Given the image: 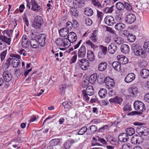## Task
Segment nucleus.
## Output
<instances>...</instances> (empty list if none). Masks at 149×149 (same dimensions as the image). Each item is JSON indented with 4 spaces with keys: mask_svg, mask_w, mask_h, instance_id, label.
<instances>
[{
    "mask_svg": "<svg viewBox=\"0 0 149 149\" xmlns=\"http://www.w3.org/2000/svg\"><path fill=\"white\" fill-rule=\"evenodd\" d=\"M127 134L129 136H131L135 133V130L132 127L127 128L125 130Z\"/></svg>",
    "mask_w": 149,
    "mask_h": 149,
    "instance_id": "nucleus-37",
    "label": "nucleus"
},
{
    "mask_svg": "<svg viewBox=\"0 0 149 149\" xmlns=\"http://www.w3.org/2000/svg\"><path fill=\"white\" fill-rule=\"evenodd\" d=\"M120 49L121 52L125 54L128 53L130 51L129 46L126 44L122 45L120 47Z\"/></svg>",
    "mask_w": 149,
    "mask_h": 149,
    "instance_id": "nucleus-24",
    "label": "nucleus"
},
{
    "mask_svg": "<svg viewBox=\"0 0 149 149\" xmlns=\"http://www.w3.org/2000/svg\"><path fill=\"white\" fill-rule=\"evenodd\" d=\"M125 8L128 11H131L132 9V6L127 2L125 3Z\"/></svg>",
    "mask_w": 149,
    "mask_h": 149,
    "instance_id": "nucleus-61",
    "label": "nucleus"
},
{
    "mask_svg": "<svg viewBox=\"0 0 149 149\" xmlns=\"http://www.w3.org/2000/svg\"><path fill=\"white\" fill-rule=\"evenodd\" d=\"M72 22L69 21L67 22L66 24V27L65 28L67 29L68 30H71L72 28Z\"/></svg>",
    "mask_w": 149,
    "mask_h": 149,
    "instance_id": "nucleus-60",
    "label": "nucleus"
},
{
    "mask_svg": "<svg viewBox=\"0 0 149 149\" xmlns=\"http://www.w3.org/2000/svg\"><path fill=\"white\" fill-rule=\"evenodd\" d=\"M143 139L142 136L136 134L133 136L132 138L131 141L134 144H138L143 142Z\"/></svg>",
    "mask_w": 149,
    "mask_h": 149,
    "instance_id": "nucleus-8",
    "label": "nucleus"
},
{
    "mask_svg": "<svg viewBox=\"0 0 149 149\" xmlns=\"http://www.w3.org/2000/svg\"><path fill=\"white\" fill-rule=\"evenodd\" d=\"M112 66L115 70L116 71H119L121 70V65L119 62H113L112 64Z\"/></svg>",
    "mask_w": 149,
    "mask_h": 149,
    "instance_id": "nucleus-28",
    "label": "nucleus"
},
{
    "mask_svg": "<svg viewBox=\"0 0 149 149\" xmlns=\"http://www.w3.org/2000/svg\"><path fill=\"white\" fill-rule=\"evenodd\" d=\"M22 71L20 69L16 70L15 71L14 75L15 77L17 78L19 77H21L22 75Z\"/></svg>",
    "mask_w": 149,
    "mask_h": 149,
    "instance_id": "nucleus-44",
    "label": "nucleus"
},
{
    "mask_svg": "<svg viewBox=\"0 0 149 149\" xmlns=\"http://www.w3.org/2000/svg\"><path fill=\"white\" fill-rule=\"evenodd\" d=\"M70 12L71 15L75 17L78 15V11L76 8L72 7L70 9Z\"/></svg>",
    "mask_w": 149,
    "mask_h": 149,
    "instance_id": "nucleus-32",
    "label": "nucleus"
},
{
    "mask_svg": "<svg viewBox=\"0 0 149 149\" xmlns=\"http://www.w3.org/2000/svg\"><path fill=\"white\" fill-rule=\"evenodd\" d=\"M143 48L145 52L149 53V42H146L144 43Z\"/></svg>",
    "mask_w": 149,
    "mask_h": 149,
    "instance_id": "nucleus-52",
    "label": "nucleus"
},
{
    "mask_svg": "<svg viewBox=\"0 0 149 149\" xmlns=\"http://www.w3.org/2000/svg\"><path fill=\"white\" fill-rule=\"evenodd\" d=\"M30 45L33 48L36 49L38 47L37 40L35 38H31L30 40Z\"/></svg>",
    "mask_w": 149,
    "mask_h": 149,
    "instance_id": "nucleus-25",
    "label": "nucleus"
},
{
    "mask_svg": "<svg viewBox=\"0 0 149 149\" xmlns=\"http://www.w3.org/2000/svg\"><path fill=\"white\" fill-rule=\"evenodd\" d=\"M131 48L135 55L139 56L142 58H145L147 57V53L139 45L136 43H133L132 45Z\"/></svg>",
    "mask_w": 149,
    "mask_h": 149,
    "instance_id": "nucleus-1",
    "label": "nucleus"
},
{
    "mask_svg": "<svg viewBox=\"0 0 149 149\" xmlns=\"http://www.w3.org/2000/svg\"><path fill=\"white\" fill-rule=\"evenodd\" d=\"M88 130L87 127L85 126L81 128L78 132V134L82 135L85 133Z\"/></svg>",
    "mask_w": 149,
    "mask_h": 149,
    "instance_id": "nucleus-47",
    "label": "nucleus"
},
{
    "mask_svg": "<svg viewBox=\"0 0 149 149\" xmlns=\"http://www.w3.org/2000/svg\"><path fill=\"white\" fill-rule=\"evenodd\" d=\"M107 63L106 62H101L98 65V69L100 71H104L107 68Z\"/></svg>",
    "mask_w": 149,
    "mask_h": 149,
    "instance_id": "nucleus-29",
    "label": "nucleus"
},
{
    "mask_svg": "<svg viewBox=\"0 0 149 149\" xmlns=\"http://www.w3.org/2000/svg\"><path fill=\"white\" fill-rule=\"evenodd\" d=\"M92 23V20L89 18H86L85 20V24L87 25L90 26Z\"/></svg>",
    "mask_w": 149,
    "mask_h": 149,
    "instance_id": "nucleus-56",
    "label": "nucleus"
},
{
    "mask_svg": "<svg viewBox=\"0 0 149 149\" xmlns=\"http://www.w3.org/2000/svg\"><path fill=\"white\" fill-rule=\"evenodd\" d=\"M117 46L115 43H111L108 47V51L109 53L111 54H113L116 51Z\"/></svg>",
    "mask_w": 149,
    "mask_h": 149,
    "instance_id": "nucleus-16",
    "label": "nucleus"
},
{
    "mask_svg": "<svg viewBox=\"0 0 149 149\" xmlns=\"http://www.w3.org/2000/svg\"><path fill=\"white\" fill-rule=\"evenodd\" d=\"M90 38L93 42H96L97 40L96 36L94 33H91Z\"/></svg>",
    "mask_w": 149,
    "mask_h": 149,
    "instance_id": "nucleus-58",
    "label": "nucleus"
},
{
    "mask_svg": "<svg viewBox=\"0 0 149 149\" xmlns=\"http://www.w3.org/2000/svg\"><path fill=\"white\" fill-rule=\"evenodd\" d=\"M109 129V127L107 125H105L103 127L100 128L97 130L98 132H102L104 131H107Z\"/></svg>",
    "mask_w": 149,
    "mask_h": 149,
    "instance_id": "nucleus-50",
    "label": "nucleus"
},
{
    "mask_svg": "<svg viewBox=\"0 0 149 149\" xmlns=\"http://www.w3.org/2000/svg\"><path fill=\"white\" fill-rule=\"evenodd\" d=\"M64 38H58L57 39L56 42V44L60 47H62L64 46Z\"/></svg>",
    "mask_w": 149,
    "mask_h": 149,
    "instance_id": "nucleus-45",
    "label": "nucleus"
},
{
    "mask_svg": "<svg viewBox=\"0 0 149 149\" xmlns=\"http://www.w3.org/2000/svg\"><path fill=\"white\" fill-rule=\"evenodd\" d=\"M111 6V7H107L105 8L104 12L106 13H111L113 11L114 6L113 5Z\"/></svg>",
    "mask_w": 149,
    "mask_h": 149,
    "instance_id": "nucleus-43",
    "label": "nucleus"
},
{
    "mask_svg": "<svg viewBox=\"0 0 149 149\" xmlns=\"http://www.w3.org/2000/svg\"><path fill=\"white\" fill-rule=\"evenodd\" d=\"M89 63L88 61L85 58H82L77 63L79 67L83 70H86L88 68Z\"/></svg>",
    "mask_w": 149,
    "mask_h": 149,
    "instance_id": "nucleus-5",
    "label": "nucleus"
},
{
    "mask_svg": "<svg viewBox=\"0 0 149 149\" xmlns=\"http://www.w3.org/2000/svg\"><path fill=\"white\" fill-rule=\"evenodd\" d=\"M118 0H106L104 1L105 3H106V5L109 6L111 4L112 5L113 4V3H115Z\"/></svg>",
    "mask_w": 149,
    "mask_h": 149,
    "instance_id": "nucleus-57",
    "label": "nucleus"
},
{
    "mask_svg": "<svg viewBox=\"0 0 149 149\" xmlns=\"http://www.w3.org/2000/svg\"><path fill=\"white\" fill-rule=\"evenodd\" d=\"M104 20L106 24L109 26H112L114 24L113 18L111 16H106Z\"/></svg>",
    "mask_w": 149,
    "mask_h": 149,
    "instance_id": "nucleus-20",
    "label": "nucleus"
},
{
    "mask_svg": "<svg viewBox=\"0 0 149 149\" xmlns=\"http://www.w3.org/2000/svg\"><path fill=\"white\" fill-rule=\"evenodd\" d=\"M83 98L85 101H88L89 100V97L88 95L91 96L93 95L94 93V90L93 87L90 85L87 86L86 90L82 91Z\"/></svg>",
    "mask_w": 149,
    "mask_h": 149,
    "instance_id": "nucleus-3",
    "label": "nucleus"
},
{
    "mask_svg": "<svg viewBox=\"0 0 149 149\" xmlns=\"http://www.w3.org/2000/svg\"><path fill=\"white\" fill-rule=\"evenodd\" d=\"M30 44V41H29L26 35H24L22 37V45L23 48L26 49L29 47Z\"/></svg>",
    "mask_w": 149,
    "mask_h": 149,
    "instance_id": "nucleus-10",
    "label": "nucleus"
},
{
    "mask_svg": "<svg viewBox=\"0 0 149 149\" xmlns=\"http://www.w3.org/2000/svg\"><path fill=\"white\" fill-rule=\"evenodd\" d=\"M99 79L102 82H105L106 84V83H107L108 82H109V81H110V80L113 79L110 77L109 76L106 77L104 79H103V78H101L100 77V78Z\"/></svg>",
    "mask_w": 149,
    "mask_h": 149,
    "instance_id": "nucleus-51",
    "label": "nucleus"
},
{
    "mask_svg": "<svg viewBox=\"0 0 149 149\" xmlns=\"http://www.w3.org/2000/svg\"><path fill=\"white\" fill-rule=\"evenodd\" d=\"M97 138H98V141H99L100 143L103 145H107V142L103 138H101L98 136L97 137Z\"/></svg>",
    "mask_w": 149,
    "mask_h": 149,
    "instance_id": "nucleus-63",
    "label": "nucleus"
},
{
    "mask_svg": "<svg viewBox=\"0 0 149 149\" xmlns=\"http://www.w3.org/2000/svg\"><path fill=\"white\" fill-rule=\"evenodd\" d=\"M110 81H109L106 84V87L108 89H112L115 86V83L113 79L110 80Z\"/></svg>",
    "mask_w": 149,
    "mask_h": 149,
    "instance_id": "nucleus-33",
    "label": "nucleus"
},
{
    "mask_svg": "<svg viewBox=\"0 0 149 149\" xmlns=\"http://www.w3.org/2000/svg\"><path fill=\"white\" fill-rule=\"evenodd\" d=\"M86 43L88 45L90 46L91 47V48L94 49L97 47V46L94 45V44L90 40H88L86 41Z\"/></svg>",
    "mask_w": 149,
    "mask_h": 149,
    "instance_id": "nucleus-53",
    "label": "nucleus"
},
{
    "mask_svg": "<svg viewBox=\"0 0 149 149\" xmlns=\"http://www.w3.org/2000/svg\"><path fill=\"white\" fill-rule=\"evenodd\" d=\"M107 93V91L106 89L103 88H101L98 92L99 95L101 98L104 97Z\"/></svg>",
    "mask_w": 149,
    "mask_h": 149,
    "instance_id": "nucleus-35",
    "label": "nucleus"
},
{
    "mask_svg": "<svg viewBox=\"0 0 149 149\" xmlns=\"http://www.w3.org/2000/svg\"><path fill=\"white\" fill-rule=\"evenodd\" d=\"M140 74L142 77L146 78L149 75V70L146 69H143L141 70Z\"/></svg>",
    "mask_w": 149,
    "mask_h": 149,
    "instance_id": "nucleus-23",
    "label": "nucleus"
},
{
    "mask_svg": "<svg viewBox=\"0 0 149 149\" xmlns=\"http://www.w3.org/2000/svg\"><path fill=\"white\" fill-rule=\"evenodd\" d=\"M68 38L69 41L72 43L74 42L77 39V36L76 33L73 32H71L68 35Z\"/></svg>",
    "mask_w": 149,
    "mask_h": 149,
    "instance_id": "nucleus-15",
    "label": "nucleus"
},
{
    "mask_svg": "<svg viewBox=\"0 0 149 149\" xmlns=\"http://www.w3.org/2000/svg\"><path fill=\"white\" fill-rule=\"evenodd\" d=\"M97 127L95 125H92L90 126L88 129V130H90L89 132L90 134H92L94 133L95 131H97Z\"/></svg>",
    "mask_w": 149,
    "mask_h": 149,
    "instance_id": "nucleus-41",
    "label": "nucleus"
},
{
    "mask_svg": "<svg viewBox=\"0 0 149 149\" xmlns=\"http://www.w3.org/2000/svg\"><path fill=\"white\" fill-rule=\"evenodd\" d=\"M97 16L98 17V19L101 21L102 19V17L103 16V13L102 12H100L98 10H97Z\"/></svg>",
    "mask_w": 149,
    "mask_h": 149,
    "instance_id": "nucleus-54",
    "label": "nucleus"
},
{
    "mask_svg": "<svg viewBox=\"0 0 149 149\" xmlns=\"http://www.w3.org/2000/svg\"><path fill=\"white\" fill-rule=\"evenodd\" d=\"M62 105L65 108H71L73 106V104L71 102L66 101L63 102Z\"/></svg>",
    "mask_w": 149,
    "mask_h": 149,
    "instance_id": "nucleus-38",
    "label": "nucleus"
},
{
    "mask_svg": "<svg viewBox=\"0 0 149 149\" xmlns=\"http://www.w3.org/2000/svg\"><path fill=\"white\" fill-rule=\"evenodd\" d=\"M126 2H119L116 4V8L119 10H123L125 8V3Z\"/></svg>",
    "mask_w": 149,
    "mask_h": 149,
    "instance_id": "nucleus-26",
    "label": "nucleus"
},
{
    "mask_svg": "<svg viewBox=\"0 0 149 149\" xmlns=\"http://www.w3.org/2000/svg\"><path fill=\"white\" fill-rule=\"evenodd\" d=\"M0 39L5 42L9 45L10 44L11 39L5 36L0 35Z\"/></svg>",
    "mask_w": 149,
    "mask_h": 149,
    "instance_id": "nucleus-36",
    "label": "nucleus"
},
{
    "mask_svg": "<svg viewBox=\"0 0 149 149\" xmlns=\"http://www.w3.org/2000/svg\"><path fill=\"white\" fill-rule=\"evenodd\" d=\"M37 41L40 45L42 47H44L45 44V40L46 36L45 34H41L37 36Z\"/></svg>",
    "mask_w": 149,
    "mask_h": 149,
    "instance_id": "nucleus-9",
    "label": "nucleus"
},
{
    "mask_svg": "<svg viewBox=\"0 0 149 149\" xmlns=\"http://www.w3.org/2000/svg\"><path fill=\"white\" fill-rule=\"evenodd\" d=\"M114 27L116 30L121 31L125 28L126 25L123 23L119 22L115 25Z\"/></svg>",
    "mask_w": 149,
    "mask_h": 149,
    "instance_id": "nucleus-22",
    "label": "nucleus"
},
{
    "mask_svg": "<svg viewBox=\"0 0 149 149\" xmlns=\"http://www.w3.org/2000/svg\"><path fill=\"white\" fill-rule=\"evenodd\" d=\"M87 57L89 60L93 61L94 60V55L93 52L91 50H88L87 53Z\"/></svg>",
    "mask_w": 149,
    "mask_h": 149,
    "instance_id": "nucleus-31",
    "label": "nucleus"
},
{
    "mask_svg": "<svg viewBox=\"0 0 149 149\" xmlns=\"http://www.w3.org/2000/svg\"><path fill=\"white\" fill-rule=\"evenodd\" d=\"M68 31L65 28L61 29L59 31L60 36L62 37H65L69 34Z\"/></svg>",
    "mask_w": 149,
    "mask_h": 149,
    "instance_id": "nucleus-27",
    "label": "nucleus"
},
{
    "mask_svg": "<svg viewBox=\"0 0 149 149\" xmlns=\"http://www.w3.org/2000/svg\"><path fill=\"white\" fill-rule=\"evenodd\" d=\"M64 46L63 47L65 48L68 47L70 45V43L69 41L68 38H64Z\"/></svg>",
    "mask_w": 149,
    "mask_h": 149,
    "instance_id": "nucleus-49",
    "label": "nucleus"
},
{
    "mask_svg": "<svg viewBox=\"0 0 149 149\" xmlns=\"http://www.w3.org/2000/svg\"><path fill=\"white\" fill-rule=\"evenodd\" d=\"M7 53V50H5L2 52L0 55L1 61H2L4 59Z\"/></svg>",
    "mask_w": 149,
    "mask_h": 149,
    "instance_id": "nucleus-62",
    "label": "nucleus"
},
{
    "mask_svg": "<svg viewBox=\"0 0 149 149\" xmlns=\"http://www.w3.org/2000/svg\"><path fill=\"white\" fill-rule=\"evenodd\" d=\"M118 138L120 141L125 142L128 140L129 136L126 133H120L119 135Z\"/></svg>",
    "mask_w": 149,
    "mask_h": 149,
    "instance_id": "nucleus-17",
    "label": "nucleus"
},
{
    "mask_svg": "<svg viewBox=\"0 0 149 149\" xmlns=\"http://www.w3.org/2000/svg\"><path fill=\"white\" fill-rule=\"evenodd\" d=\"M3 79L5 82H8L12 78V74L8 72H4L2 74Z\"/></svg>",
    "mask_w": 149,
    "mask_h": 149,
    "instance_id": "nucleus-11",
    "label": "nucleus"
},
{
    "mask_svg": "<svg viewBox=\"0 0 149 149\" xmlns=\"http://www.w3.org/2000/svg\"><path fill=\"white\" fill-rule=\"evenodd\" d=\"M99 48L100 51L98 53V57L100 58H103L107 53V48L102 45L99 46Z\"/></svg>",
    "mask_w": 149,
    "mask_h": 149,
    "instance_id": "nucleus-6",
    "label": "nucleus"
},
{
    "mask_svg": "<svg viewBox=\"0 0 149 149\" xmlns=\"http://www.w3.org/2000/svg\"><path fill=\"white\" fill-rule=\"evenodd\" d=\"M86 48L85 46L82 45L78 49L77 55L79 58H83L86 55Z\"/></svg>",
    "mask_w": 149,
    "mask_h": 149,
    "instance_id": "nucleus-12",
    "label": "nucleus"
},
{
    "mask_svg": "<svg viewBox=\"0 0 149 149\" xmlns=\"http://www.w3.org/2000/svg\"><path fill=\"white\" fill-rule=\"evenodd\" d=\"M128 93L130 96L135 97L139 93L138 88L135 86L131 87L129 88Z\"/></svg>",
    "mask_w": 149,
    "mask_h": 149,
    "instance_id": "nucleus-13",
    "label": "nucleus"
},
{
    "mask_svg": "<svg viewBox=\"0 0 149 149\" xmlns=\"http://www.w3.org/2000/svg\"><path fill=\"white\" fill-rule=\"evenodd\" d=\"M31 9L33 11H39L41 9L40 6L36 2L35 0H31Z\"/></svg>",
    "mask_w": 149,
    "mask_h": 149,
    "instance_id": "nucleus-14",
    "label": "nucleus"
},
{
    "mask_svg": "<svg viewBox=\"0 0 149 149\" xmlns=\"http://www.w3.org/2000/svg\"><path fill=\"white\" fill-rule=\"evenodd\" d=\"M66 86L65 85H62L60 86V91L61 93H64L65 91Z\"/></svg>",
    "mask_w": 149,
    "mask_h": 149,
    "instance_id": "nucleus-64",
    "label": "nucleus"
},
{
    "mask_svg": "<svg viewBox=\"0 0 149 149\" xmlns=\"http://www.w3.org/2000/svg\"><path fill=\"white\" fill-rule=\"evenodd\" d=\"M135 75L133 73L128 74L125 77V81L127 83H129L133 81L135 79Z\"/></svg>",
    "mask_w": 149,
    "mask_h": 149,
    "instance_id": "nucleus-18",
    "label": "nucleus"
},
{
    "mask_svg": "<svg viewBox=\"0 0 149 149\" xmlns=\"http://www.w3.org/2000/svg\"><path fill=\"white\" fill-rule=\"evenodd\" d=\"M64 146L65 149H69L70 147L71 146V145L69 140H67L65 142Z\"/></svg>",
    "mask_w": 149,
    "mask_h": 149,
    "instance_id": "nucleus-59",
    "label": "nucleus"
},
{
    "mask_svg": "<svg viewBox=\"0 0 149 149\" xmlns=\"http://www.w3.org/2000/svg\"><path fill=\"white\" fill-rule=\"evenodd\" d=\"M43 24V20L42 17L36 16L32 23V26L33 28L36 29H39Z\"/></svg>",
    "mask_w": 149,
    "mask_h": 149,
    "instance_id": "nucleus-2",
    "label": "nucleus"
},
{
    "mask_svg": "<svg viewBox=\"0 0 149 149\" xmlns=\"http://www.w3.org/2000/svg\"><path fill=\"white\" fill-rule=\"evenodd\" d=\"M135 15L132 13L129 14L125 16V20L126 23L129 24H131L136 21Z\"/></svg>",
    "mask_w": 149,
    "mask_h": 149,
    "instance_id": "nucleus-7",
    "label": "nucleus"
},
{
    "mask_svg": "<svg viewBox=\"0 0 149 149\" xmlns=\"http://www.w3.org/2000/svg\"><path fill=\"white\" fill-rule=\"evenodd\" d=\"M114 41L118 44L120 45L124 42V39L121 37L118 36L115 38Z\"/></svg>",
    "mask_w": 149,
    "mask_h": 149,
    "instance_id": "nucleus-42",
    "label": "nucleus"
},
{
    "mask_svg": "<svg viewBox=\"0 0 149 149\" xmlns=\"http://www.w3.org/2000/svg\"><path fill=\"white\" fill-rule=\"evenodd\" d=\"M134 106L136 110L139 111L140 113L144 111L146 109V107L144 104L139 101H135L134 103Z\"/></svg>",
    "mask_w": 149,
    "mask_h": 149,
    "instance_id": "nucleus-4",
    "label": "nucleus"
},
{
    "mask_svg": "<svg viewBox=\"0 0 149 149\" xmlns=\"http://www.w3.org/2000/svg\"><path fill=\"white\" fill-rule=\"evenodd\" d=\"M84 13L85 15L88 16H91L93 14V10L89 8H86Z\"/></svg>",
    "mask_w": 149,
    "mask_h": 149,
    "instance_id": "nucleus-40",
    "label": "nucleus"
},
{
    "mask_svg": "<svg viewBox=\"0 0 149 149\" xmlns=\"http://www.w3.org/2000/svg\"><path fill=\"white\" fill-rule=\"evenodd\" d=\"M92 3L93 5L97 8H100L101 7V5L98 1L95 0H92Z\"/></svg>",
    "mask_w": 149,
    "mask_h": 149,
    "instance_id": "nucleus-55",
    "label": "nucleus"
},
{
    "mask_svg": "<svg viewBox=\"0 0 149 149\" xmlns=\"http://www.w3.org/2000/svg\"><path fill=\"white\" fill-rule=\"evenodd\" d=\"M117 58L120 63L123 65H125L128 62V58L123 55H118Z\"/></svg>",
    "mask_w": 149,
    "mask_h": 149,
    "instance_id": "nucleus-21",
    "label": "nucleus"
},
{
    "mask_svg": "<svg viewBox=\"0 0 149 149\" xmlns=\"http://www.w3.org/2000/svg\"><path fill=\"white\" fill-rule=\"evenodd\" d=\"M143 128L144 126H140L138 127L136 130L137 132H138V135L140 136V135L142 134V133L147 132V130H145V131H143Z\"/></svg>",
    "mask_w": 149,
    "mask_h": 149,
    "instance_id": "nucleus-48",
    "label": "nucleus"
},
{
    "mask_svg": "<svg viewBox=\"0 0 149 149\" xmlns=\"http://www.w3.org/2000/svg\"><path fill=\"white\" fill-rule=\"evenodd\" d=\"M85 1L84 0H75L73 4L76 8H81L84 7L85 5Z\"/></svg>",
    "mask_w": 149,
    "mask_h": 149,
    "instance_id": "nucleus-19",
    "label": "nucleus"
},
{
    "mask_svg": "<svg viewBox=\"0 0 149 149\" xmlns=\"http://www.w3.org/2000/svg\"><path fill=\"white\" fill-rule=\"evenodd\" d=\"M97 79V80L99 81L98 77L97 78V74L96 73L93 74L90 76L89 80L91 84H93Z\"/></svg>",
    "mask_w": 149,
    "mask_h": 149,
    "instance_id": "nucleus-30",
    "label": "nucleus"
},
{
    "mask_svg": "<svg viewBox=\"0 0 149 149\" xmlns=\"http://www.w3.org/2000/svg\"><path fill=\"white\" fill-rule=\"evenodd\" d=\"M60 142L59 139H54L49 142L50 144L52 146H55L58 144Z\"/></svg>",
    "mask_w": 149,
    "mask_h": 149,
    "instance_id": "nucleus-46",
    "label": "nucleus"
},
{
    "mask_svg": "<svg viewBox=\"0 0 149 149\" xmlns=\"http://www.w3.org/2000/svg\"><path fill=\"white\" fill-rule=\"evenodd\" d=\"M19 58H13V60L11 63V66L15 68L17 67L20 63V61L19 60Z\"/></svg>",
    "mask_w": 149,
    "mask_h": 149,
    "instance_id": "nucleus-34",
    "label": "nucleus"
},
{
    "mask_svg": "<svg viewBox=\"0 0 149 149\" xmlns=\"http://www.w3.org/2000/svg\"><path fill=\"white\" fill-rule=\"evenodd\" d=\"M127 39L128 42H133L136 39V36L132 34H128L127 37Z\"/></svg>",
    "mask_w": 149,
    "mask_h": 149,
    "instance_id": "nucleus-39",
    "label": "nucleus"
}]
</instances>
